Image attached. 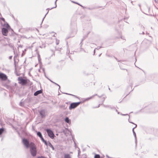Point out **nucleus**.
<instances>
[{
    "instance_id": "obj_31",
    "label": "nucleus",
    "mask_w": 158,
    "mask_h": 158,
    "mask_svg": "<svg viewBox=\"0 0 158 158\" xmlns=\"http://www.w3.org/2000/svg\"><path fill=\"white\" fill-rule=\"evenodd\" d=\"M44 144L45 145H46L47 146H48V143L46 141H45V142H44Z\"/></svg>"
},
{
    "instance_id": "obj_44",
    "label": "nucleus",
    "mask_w": 158,
    "mask_h": 158,
    "mask_svg": "<svg viewBox=\"0 0 158 158\" xmlns=\"http://www.w3.org/2000/svg\"><path fill=\"white\" fill-rule=\"evenodd\" d=\"M50 80V81L52 82L53 83V82H53L52 81H51V80L49 79Z\"/></svg>"
},
{
    "instance_id": "obj_37",
    "label": "nucleus",
    "mask_w": 158,
    "mask_h": 158,
    "mask_svg": "<svg viewBox=\"0 0 158 158\" xmlns=\"http://www.w3.org/2000/svg\"><path fill=\"white\" fill-rule=\"evenodd\" d=\"M40 138L41 140H42V141H43L44 140V138L42 136H41V137Z\"/></svg>"
},
{
    "instance_id": "obj_52",
    "label": "nucleus",
    "mask_w": 158,
    "mask_h": 158,
    "mask_svg": "<svg viewBox=\"0 0 158 158\" xmlns=\"http://www.w3.org/2000/svg\"><path fill=\"white\" fill-rule=\"evenodd\" d=\"M139 7H140V5H139Z\"/></svg>"
},
{
    "instance_id": "obj_51",
    "label": "nucleus",
    "mask_w": 158,
    "mask_h": 158,
    "mask_svg": "<svg viewBox=\"0 0 158 158\" xmlns=\"http://www.w3.org/2000/svg\"><path fill=\"white\" fill-rule=\"evenodd\" d=\"M98 96V97H100H100H101V96Z\"/></svg>"
},
{
    "instance_id": "obj_19",
    "label": "nucleus",
    "mask_w": 158,
    "mask_h": 158,
    "mask_svg": "<svg viewBox=\"0 0 158 158\" xmlns=\"http://www.w3.org/2000/svg\"><path fill=\"white\" fill-rule=\"evenodd\" d=\"M63 93L64 94H67V95H69L73 96L74 97H75L76 98H78V97H77V96H76V95H73V94H68V93Z\"/></svg>"
},
{
    "instance_id": "obj_32",
    "label": "nucleus",
    "mask_w": 158,
    "mask_h": 158,
    "mask_svg": "<svg viewBox=\"0 0 158 158\" xmlns=\"http://www.w3.org/2000/svg\"><path fill=\"white\" fill-rule=\"evenodd\" d=\"M102 46L98 47L97 48H95V49H97V50H99L100 48H102Z\"/></svg>"
},
{
    "instance_id": "obj_50",
    "label": "nucleus",
    "mask_w": 158,
    "mask_h": 158,
    "mask_svg": "<svg viewBox=\"0 0 158 158\" xmlns=\"http://www.w3.org/2000/svg\"><path fill=\"white\" fill-rule=\"evenodd\" d=\"M101 54H99V56H101Z\"/></svg>"
},
{
    "instance_id": "obj_4",
    "label": "nucleus",
    "mask_w": 158,
    "mask_h": 158,
    "mask_svg": "<svg viewBox=\"0 0 158 158\" xmlns=\"http://www.w3.org/2000/svg\"><path fill=\"white\" fill-rule=\"evenodd\" d=\"M81 103V102H73L70 104V106L69 107V109L71 110L74 109L78 106Z\"/></svg>"
},
{
    "instance_id": "obj_1",
    "label": "nucleus",
    "mask_w": 158,
    "mask_h": 158,
    "mask_svg": "<svg viewBox=\"0 0 158 158\" xmlns=\"http://www.w3.org/2000/svg\"><path fill=\"white\" fill-rule=\"evenodd\" d=\"M30 152L31 155L33 156H35L37 154V148L36 146L34 143L33 142L30 143Z\"/></svg>"
},
{
    "instance_id": "obj_46",
    "label": "nucleus",
    "mask_w": 158,
    "mask_h": 158,
    "mask_svg": "<svg viewBox=\"0 0 158 158\" xmlns=\"http://www.w3.org/2000/svg\"><path fill=\"white\" fill-rule=\"evenodd\" d=\"M132 85V83H131V84L130 85L131 86Z\"/></svg>"
},
{
    "instance_id": "obj_25",
    "label": "nucleus",
    "mask_w": 158,
    "mask_h": 158,
    "mask_svg": "<svg viewBox=\"0 0 158 158\" xmlns=\"http://www.w3.org/2000/svg\"><path fill=\"white\" fill-rule=\"evenodd\" d=\"M120 37L123 40H126V39H125V37H124V36H122L121 35H120Z\"/></svg>"
},
{
    "instance_id": "obj_3",
    "label": "nucleus",
    "mask_w": 158,
    "mask_h": 158,
    "mask_svg": "<svg viewBox=\"0 0 158 158\" xmlns=\"http://www.w3.org/2000/svg\"><path fill=\"white\" fill-rule=\"evenodd\" d=\"M48 134V136L51 139L54 138V134L52 131L50 129H47L45 130Z\"/></svg>"
},
{
    "instance_id": "obj_26",
    "label": "nucleus",
    "mask_w": 158,
    "mask_h": 158,
    "mask_svg": "<svg viewBox=\"0 0 158 158\" xmlns=\"http://www.w3.org/2000/svg\"><path fill=\"white\" fill-rule=\"evenodd\" d=\"M72 2H73V3H76V4H78V5H80V6H81V7H83V8H84V7H83V6L81 5V4H80L78 3H77V2H73V1H72Z\"/></svg>"
},
{
    "instance_id": "obj_54",
    "label": "nucleus",
    "mask_w": 158,
    "mask_h": 158,
    "mask_svg": "<svg viewBox=\"0 0 158 158\" xmlns=\"http://www.w3.org/2000/svg\"><path fill=\"white\" fill-rule=\"evenodd\" d=\"M115 59H116V60H117V59L116 58H115Z\"/></svg>"
},
{
    "instance_id": "obj_2",
    "label": "nucleus",
    "mask_w": 158,
    "mask_h": 158,
    "mask_svg": "<svg viewBox=\"0 0 158 158\" xmlns=\"http://www.w3.org/2000/svg\"><path fill=\"white\" fill-rule=\"evenodd\" d=\"M18 80L19 81V83L23 85H26L27 83V80L22 77H19L18 78Z\"/></svg>"
},
{
    "instance_id": "obj_45",
    "label": "nucleus",
    "mask_w": 158,
    "mask_h": 158,
    "mask_svg": "<svg viewBox=\"0 0 158 158\" xmlns=\"http://www.w3.org/2000/svg\"><path fill=\"white\" fill-rule=\"evenodd\" d=\"M50 80V81L52 82L53 83V82H53L52 81H51V80L49 79Z\"/></svg>"
},
{
    "instance_id": "obj_30",
    "label": "nucleus",
    "mask_w": 158,
    "mask_h": 158,
    "mask_svg": "<svg viewBox=\"0 0 158 158\" xmlns=\"http://www.w3.org/2000/svg\"><path fill=\"white\" fill-rule=\"evenodd\" d=\"M47 10H48V11L47 13V14L45 15V16L44 17V18L43 19V20H44V18L45 17L46 15H47V14L48 13V10H51V9H49V8H48V9H47Z\"/></svg>"
},
{
    "instance_id": "obj_6",
    "label": "nucleus",
    "mask_w": 158,
    "mask_h": 158,
    "mask_svg": "<svg viewBox=\"0 0 158 158\" xmlns=\"http://www.w3.org/2000/svg\"><path fill=\"white\" fill-rule=\"evenodd\" d=\"M23 144L27 148L30 147V143H29V142L27 139H23Z\"/></svg>"
},
{
    "instance_id": "obj_8",
    "label": "nucleus",
    "mask_w": 158,
    "mask_h": 158,
    "mask_svg": "<svg viewBox=\"0 0 158 158\" xmlns=\"http://www.w3.org/2000/svg\"><path fill=\"white\" fill-rule=\"evenodd\" d=\"M2 31L3 35L7 36L8 33V30L7 29L3 27L2 28Z\"/></svg>"
},
{
    "instance_id": "obj_23",
    "label": "nucleus",
    "mask_w": 158,
    "mask_h": 158,
    "mask_svg": "<svg viewBox=\"0 0 158 158\" xmlns=\"http://www.w3.org/2000/svg\"><path fill=\"white\" fill-rule=\"evenodd\" d=\"M59 42L60 40H59L56 39V45H58L59 43Z\"/></svg>"
},
{
    "instance_id": "obj_28",
    "label": "nucleus",
    "mask_w": 158,
    "mask_h": 158,
    "mask_svg": "<svg viewBox=\"0 0 158 158\" xmlns=\"http://www.w3.org/2000/svg\"><path fill=\"white\" fill-rule=\"evenodd\" d=\"M77 148L78 149V155H79L81 152L80 150V148L78 147H77Z\"/></svg>"
},
{
    "instance_id": "obj_41",
    "label": "nucleus",
    "mask_w": 158,
    "mask_h": 158,
    "mask_svg": "<svg viewBox=\"0 0 158 158\" xmlns=\"http://www.w3.org/2000/svg\"><path fill=\"white\" fill-rule=\"evenodd\" d=\"M105 98L104 97L103 98V101H104L105 100Z\"/></svg>"
},
{
    "instance_id": "obj_11",
    "label": "nucleus",
    "mask_w": 158,
    "mask_h": 158,
    "mask_svg": "<svg viewBox=\"0 0 158 158\" xmlns=\"http://www.w3.org/2000/svg\"><path fill=\"white\" fill-rule=\"evenodd\" d=\"M42 91L41 90H38V91H36V92H35L34 93V95L35 96H36L38 95L41 94L42 93Z\"/></svg>"
},
{
    "instance_id": "obj_5",
    "label": "nucleus",
    "mask_w": 158,
    "mask_h": 158,
    "mask_svg": "<svg viewBox=\"0 0 158 158\" xmlns=\"http://www.w3.org/2000/svg\"><path fill=\"white\" fill-rule=\"evenodd\" d=\"M129 122L130 123H131L133 124H135V127H134L133 129H132V131H133V135L135 137V144H136V146L137 145V139H136V134H135V132L134 131V129L136 128L137 126V125L136 124H135L134 123H133L132 122H130V121L129 120Z\"/></svg>"
},
{
    "instance_id": "obj_36",
    "label": "nucleus",
    "mask_w": 158,
    "mask_h": 158,
    "mask_svg": "<svg viewBox=\"0 0 158 158\" xmlns=\"http://www.w3.org/2000/svg\"><path fill=\"white\" fill-rule=\"evenodd\" d=\"M1 20L3 21L4 22H5V19L3 18H2L1 19Z\"/></svg>"
},
{
    "instance_id": "obj_55",
    "label": "nucleus",
    "mask_w": 158,
    "mask_h": 158,
    "mask_svg": "<svg viewBox=\"0 0 158 158\" xmlns=\"http://www.w3.org/2000/svg\"><path fill=\"white\" fill-rule=\"evenodd\" d=\"M14 62H15V60H14Z\"/></svg>"
},
{
    "instance_id": "obj_9",
    "label": "nucleus",
    "mask_w": 158,
    "mask_h": 158,
    "mask_svg": "<svg viewBox=\"0 0 158 158\" xmlns=\"http://www.w3.org/2000/svg\"><path fill=\"white\" fill-rule=\"evenodd\" d=\"M0 78L3 81H5L7 79V78L6 75L3 73H1L0 74Z\"/></svg>"
},
{
    "instance_id": "obj_18",
    "label": "nucleus",
    "mask_w": 158,
    "mask_h": 158,
    "mask_svg": "<svg viewBox=\"0 0 158 158\" xmlns=\"http://www.w3.org/2000/svg\"><path fill=\"white\" fill-rule=\"evenodd\" d=\"M4 131V129L3 128H1L0 129V135H1Z\"/></svg>"
},
{
    "instance_id": "obj_10",
    "label": "nucleus",
    "mask_w": 158,
    "mask_h": 158,
    "mask_svg": "<svg viewBox=\"0 0 158 158\" xmlns=\"http://www.w3.org/2000/svg\"><path fill=\"white\" fill-rule=\"evenodd\" d=\"M40 114L42 118H43L45 117V111L44 110H41L40 112Z\"/></svg>"
},
{
    "instance_id": "obj_42",
    "label": "nucleus",
    "mask_w": 158,
    "mask_h": 158,
    "mask_svg": "<svg viewBox=\"0 0 158 158\" xmlns=\"http://www.w3.org/2000/svg\"><path fill=\"white\" fill-rule=\"evenodd\" d=\"M140 34H144V33L143 32V31L142 33L141 34V33H140Z\"/></svg>"
},
{
    "instance_id": "obj_47",
    "label": "nucleus",
    "mask_w": 158,
    "mask_h": 158,
    "mask_svg": "<svg viewBox=\"0 0 158 158\" xmlns=\"http://www.w3.org/2000/svg\"><path fill=\"white\" fill-rule=\"evenodd\" d=\"M46 140H45L44 139L42 141L44 143V142H45Z\"/></svg>"
},
{
    "instance_id": "obj_13",
    "label": "nucleus",
    "mask_w": 158,
    "mask_h": 158,
    "mask_svg": "<svg viewBox=\"0 0 158 158\" xmlns=\"http://www.w3.org/2000/svg\"><path fill=\"white\" fill-rule=\"evenodd\" d=\"M65 121L68 123H71V120L68 117H66L65 118Z\"/></svg>"
},
{
    "instance_id": "obj_49",
    "label": "nucleus",
    "mask_w": 158,
    "mask_h": 158,
    "mask_svg": "<svg viewBox=\"0 0 158 158\" xmlns=\"http://www.w3.org/2000/svg\"><path fill=\"white\" fill-rule=\"evenodd\" d=\"M106 156L108 158L109 157V156H108V155H106Z\"/></svg>"
},
{
    "instance_id": "obj_24",
    "label": "nucleus",
    "mask_w": 158,
    "mask_h": 158,
    "mask_svg": "<svg viewBox=\"0 0 158 158\" xmlns=\"http://www.w3.org/2000/svg\"><path fill=\"white\" fill-rule=\"evenodd\" d=\"M57 0H56L55 2V7H52V8H51L50 9H52L53 8H55L57 6V5H56V1Z\"/></svg>"
},
{
    "instance_id": "obj_21",
    "label": "nucleus",
    "mask_w": 158,
    "mask_h": 158,
    "mask_svg": "<svg viewBox=\"0 0 158 158\" xmlns=\"http://www.w3.org/2000/svg\"><path fill=\"white\" fill-rule=\"evenodd\" d=\"M94 158H100V156L98 154H96L94 156Z\"/></svg>"
},
{
    "instance_id": "obj_56",
    "label": "nucleus",
    "mask_w": 158,
    "mask_h": 158,
    "mask_svg": "<svg viewBox=\"0 0 158 158\" xmlns=\"http://www.w3.org/2000/svg\"><path fill=\"white\" fill-rule=\"evenodd\" d=\"M110 157L109 156V157H108V158H110Z\"/></svg>"
},
{
    "instance_id": "obj_27",
    "label": "nucleus",
    "mask_w": 158,
    "mask_h": 158,
    "mask_svg": "<svg viewBox=\"0 0 158 158\" xmlns=\"http://www.w3.org/2000/svg\"><path fill=\"white\" fill-rule=\"evenodd\" d=\"M38 58L39 61L41 60V59L40 57V55L39 53L38 54Z\"/></svg>"
},
{
    "instance_id": "obj_20",
    "label": "nucleus",
    "mask_w": 158,
    "mask_h": 158,
    "mask_svg": "<svg viewBox=\"0 0 158 158\" xmlns=\"http://www.w3.org/2000/svg\"><path fill=\"white\" fill-rule=\"evenodd\" d=\"M3 26L6 27L7 28H8L10 27V26L7 23L6 25L5 24Z\"/></svg>"
},
{
    "instance_id": "obj_35",
    "label": "nucleus",
    "mask_w": 158,
    "mask_h": 158,
    "mask_svg": "<svg viewBox=\"0 0 158 158\" xmlns=\"http://www.w3.org/2000/svg\"><path fill=\"white\" fill-rule=\"evenodd\" d=\"M69 52H70L69 50L68 49L67 51V54H68V55H69Z\"/></svg>"
},
{
    "instance_id": "obj_29",
    "label": "nucleus",
    "mask_w": 158,
    "mask_h": 158,
    "mask_svg": "<svg viewBox=\"0 0 158 158\" xmlns=\"http://www.w3.org/2000/svg\"><path fill=\"white\" fill-rule=\"evenodd\" d=\"M53 83L54 84H55L56 85L58 86H59V89H60V86L58 85V84H57L55 83V82H53Z\"/></svg>"
},
{
    "instance_id": "obj_17",
    "label": "nucleus",
    "mask_w": 158,
    "mask_h": 158,
    "mask_svg": "<svg viewBox=\"0 0 158 158\" xmlns=\"http://www.w3.org/2000/svg\"><path fill=\"white\" fill-rule=\"evenodd\" d=\"M64 158H71L70 155L69 154H65L64 156Z\"/></svg>"
},
{
    "instance_id": "obj_22",
    "label": "nucleus",
    "mask_w": 158,
    "mask_h": 158,
    "mask_svg": "<svg viewBox=\"0 0 158 158\" xmlns=\"http://www.w3.org/2000/svg\"><path fill=\"white\" fill-rule=\"evenodd\" d=\"M119 114H120L121 115H122V116H126V115H128L129 116V119H128V120H129L130 116H129V115H128V114H123L122 113H120H120Z\"/></svg>"
},
{
    "instance_id": "obj_40",
    "label": "nucleus",
    "mask_w": 158,
    "mask_h": 158,
    "mask_svg": "<svg viewBox=\"0 0 158 158\" xmlns=\"http://www.w3.org/2000/svg\"><path fill=\"white\" fill-rule=\"evenodd\" d=\"M95 50H96V49H95L94 50V54H95Z\"/></svg>"
},
{
    "instance_id": "obj_33",
    "label": "nucleus",
    "mask_w": 158,
    "mask_h": 158,
    "mask_svg": "<svg viewBox=\"0 0 158 158\" xmlns=\"http://www.w3.org/2000/svg\"><path fill=\"white\" fill-rule=\"evenodd\" d=\"M73 141H74V146L75 148H77V144L74 140H73Z\"/></svg>"
},
{
    "instance_id": "obj_34",
    "label": "nucleus",
    "mask_w": 158,
    "mask_h": 158,
    "mask_svg": "<svg viewBox=\"0 0 158 158\" xmlns=\"http://www.w3.org/2000/svg\"><path fill=\"white\" fill-rule=\"evenodd\" d=\"M37 158H45V157L44 156H41L38 157Z\"/></svg>"
},
{
    "instance_id": "obj_14",
    "label": "nucleus",
    "mask_w": 158,
    "mask_h": 158,
    "mask_svg": "<svg viewBox=\"0 0 158 158\" xmlns=\"http://www.w3.org/2000/svg\"><path fill=\"white\" fill-rule=\"evenodd\" d=\"M48 146L51 148L53 150H54V147L49 142H48Z\"/></svg>"
},
{
    "instance_id": "obj_15",
    "label": "nucleus",
    "mask_w": 158,
    "mask_h": 158,
    "mask_svg": "<svg viewBox=\"0 0 158 158\" xmlns=\"http://www.w3.org/2000/svg\"><path fill=\"white\" fill-rule=\"evenodd\" d=\"M87 37V36H84L83 37V38L81 40V42L80 43L81 44V46L83 44L82 42Z\"/></svg>"
},
{
    "instance_id": "obj_43",
    "label": "nucleus",
    "mask_w": 158,
    "mask_h": 158,
    "mask_svg": "<svg viewBox=\"0 0 158 158\" xmlns=\"http://www.w3.org/2000/svg\"><path fill=\"white\" fill-rule=\"evenodd\" d=\"M100 104H99V105H98V106H97V107H96V108H98V107H99V106H100Z\"/></svg>"
},
{
    "instance_id": "obj_7",
    "label": "nucleus",
    "mask_w": 158,
    "mask_h": 158,
    "mask_svg": "<svg viewBox=\"0 0 158 158\" xmlns=\"http://www.w3.org/2000/svg\"><path fill=\"white\" fill-rule=\"evenodd\" d=\"M103 106L106 108H108L111 110H115L116 112H117L118 114H119L120 113L118 111V110L116 109V108L114 106H112L110 105H103Z\"/></svg>"
},
{
    "instance_id": "obj_38",
    "label": "nucleus",
    "mask_w": 158,
    "mask_h": 158,
    "mask_svg": "<svg viewBox=\"0 0 158 158\" xmlns=\"http://www.w3.org/2000/svg\"><path fill=\"white\" fill-rule=\"evenodd\" d=\"M141 28H142V29H143V30H144V27L143 26H141Z\"/></svg>"
},
{
    "instance_id": "obj_12",
    "label": "nucleus",
    "mask_w": 158,
    "mask_h": 158,
    "mask_svg": "<svg viewBox=\"0 0 158 158\" xmlns=\"http://www.w3.org/2000/svg\"><path fill=\"white\" fill-rule=\"evenodd\" d=\"M96 95H97V94H95L93 95L92 96H91V97H90L86 98H85V100H84V101H88V100H90V99H91L92 98L95 96H96Z\"/></svg>"
},
{
    "instance_id": "obj_39",
    "label": "nucleus",
    "mask_w": 158,
    "mask_h": 158,
    "mask_svg": "<svg viewBox=\"0 0 158 158\" xmlns=\"http://www.w3.org/2000/svg\"><path fill=\"white\" fill-rule=\"evenodd\" d=\"M12 56H9V59H11L12 58Z\"/></svg>"
},
{
    "instance_id": "obj_16",
    "label": "nucleus",
    "mask_w": 158,
    "mask_h": 158,
    "mask_svg": "<svg viewBox=\"0 0 158 158\" xmlns=\"http://www.w3.org/2000/svg\"><path fill=\"white\" fill-rule=\"evenodd\" d=\"M37 135L40 138L42 136L41 133L40 131L37 132Z\"/></svg>"
},
{
    "instance_id": "obj_53",
    "label": "nucleus",
    "mask_w": 158,
    "mask_h": 158,
    "mask_svg": "<svg viewBox=\"0 0 158 158\" xmlns=\"http://www.w3.org/2000/svg\"><path fill=\"white\" fill-rule=\"evenodd\" d=\"M109 90H110V89L109 88Z\"/></svg>"
},
{
    "instance_id": "obj_48",
    "label": "nucleus",
    "mask_w": 158,
    "mask_h": 158,
    "mask_svg": "<svg viewBox=\"0 0 158 158\" xmlns=\"http://www.w3.org/2000/svg\"><path fill=\"white\" fill-rule=\"evenodd\" d=\"M16 85H17L16 83H15V86H16Z\"/></svg>"
}]
</instances>
